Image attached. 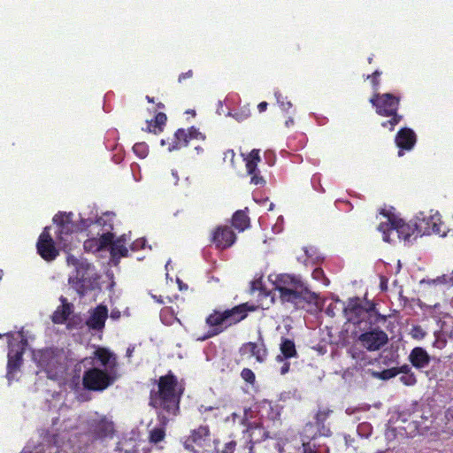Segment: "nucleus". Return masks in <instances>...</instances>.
<instances>
[{
  "label": "nucleus",
  "mask_w": 453,
  "mask_h": 453,
  "mask_svg": "<svg viewBox=\"0 0 453 453\" xmlns=\"http://www.w3.org/2000/svg\"><path fill=\"white\" fill-rule=\"evenodd\" d=\"M157 388L150 390L149 404L159 410L157 418L160 423L159 427H155L150 432L149 441L157 444L165 437V426L168 418L163 413L176 416L180 410V400L183 394V387L179 384L177 378L171 372L161 376L156 383Z\"/></svg>",
  "instance_id": "obj_1"
},
{
  "label": "nucleus",
  "mask_w": 453,
  "mask_h": 453,
  "mask_svg": "<svg viewBox=\"0 0 453 453\" xmlns=\"http://www.w3.org/2000/svg\"><path fill=\"white\" fill-rule=\"evenodd\" d=\"M400 96L391 93H374L369 102L375 108L378 115L389 117L390 119L383 121L381 127L393 131L396 125L403 119V116L398 113L400 105Z\"/></svg>",
  "instance_id": "obj_2"
},
{
  "label": "nucleus",
  "mask_w": 453,
  "mask_h": 453,
  "mask_svg": "<svg viewBox=\"0 0 453 453\" xmlns=\"http://www.w3.org/2000/svg\"><path fill=\"white\" fill-rule=\"evenodd\" d=\"M38 365L47 373L48 378L58 380L64 378L67 370L66 357L58 349H45L34 354Z\"/></svg>",
  "instance_id": "obj_3"
},
{
  "label": "nucleus",
  "mask_w": 453,
  "mask_h": 453,
  "mask_svg": "<svg viewBox=\"0 0 453 453\" xmlns=\"http://www.w3.org/2000/svg\"><path fill=\"white\" fill-rule=\"evenodd\" d=\"M112 229V224L108 223L103 217L91 222L88 226V235L96 234L98 238L91 236L87 239L83 243L84 250L88 252L96 253L106 249L114 239V234L111 233Z\"/></svg>",
  "instance_id": "obj_4"
},
{
  "label": "nucleus",
  "mask_w": 453,
  "mask_h": 453,
  "mask_svg": "<svg viewBox=\"0 0 453 453\" xmlns=\"http://www.w3.org/2000/svg\"><path fill=\"white\" fill-rule=\"evenodd\" d=\"M274 291H279L281 301L294 303L296 306H303V303H314L317 307L321 308L324 305L322 300L318 294L311 292L303 285H296L295 288H289L283 285H275Z\"/></svg>",
  "instance_id": "obj_5"
},
{
  "label": "nucleus",
  "mask_w": 453,
  "mask_h": 453,
  "mask_svg": "<svg viewBox=\"0 0 453 453\" xmlns=\"http://www.w3.org/2000/svg\"><path fill=\"white\" fill-rule=\"evenodd\" d=\"M343 311L349 322L357 324L359 326L366 319H370L373 314L376 316V321L386 320L385 316H381L375 311V305L373 303L366 301L365 303L363 304V302L359 297L349 298Z\"/></svg>",
  "instance_id": "obj_6"
},
{
  "label": "nucleus",
  "mask_w": 453,
  "mask_h": 453,
  "mask_svg": "<svg viewBox=\"0 0 453 453\" xmlns=\"http://www.w3.org/2000/svg\"><path fill=\"white\" fill-rule=\"evenodd\" d=\"M378 230L382 233L383 241L387 242H390V232L392 231H395L398 237L404 241L410 240L415 234L416 236L419 235L418 234L417 220L406 222L395 215L389 216L387 222H381L378 226Z\"/></svg>",
  "instance_id": "obj_7"
},
{
  "label": "nucleus",
  "mask_w": 453,
  "mask_h": 453,
  "mask_svg": "<svg viewBox=\"0 0 453 453\" xmlns=\"http://www.w3.org/2000/svg\"><path fill=\"white\" fill-rule=\"evenodd\" d=\"M115 378L110 371H104L99 366L92 365L88 368L82 376V383L86 389L102 391L114 381Z\"/></svg>",
  "instance_id": "obj_8"
},
{
  "label": "nucleus",
  "mask_w": 453,
  "mask_h": 453,
  "mask_svg": "<svg viewBox=\"0 0 453 453\" xmlns=\"http://www.w3.org/2000/svg\"><path fill=\"white\" fill-rule=\"evenodd\" d=\"M115 432V424L107 416L96 414L87 421V434L94 441L112 438Z\"/></svg>",
  "instance_id": "obj_9"
},
{
  "label": "nucleus",
  "mask_w": 453,
  "mask_h": 453,
  "mask_svg": "<svg viewBox=\"0 0 453 453\" xmlns=\"http://www.w3.org/2000/svg\"><path fill=\"white\" fill-rule=\"evenodd\" d=\"M416 220L419 235L434 234L444 236L446 234V226L438 212L430 216H425L423 213H420V216L417 217Z\"/></svg>",
  "instance_id": "obj_10"
},
{
  "label": "nucleus",
  "mask_w": 453,
  "mask_h": 453,
  "mask_svg": "<svg viewBox=\"0 0 453 453\" xmlns=\"http://www.w3.org/2000/svg\"><path fill=\"white\" fill-rule=\"evenodd\" d=\"M236 234L228 226H218L211 234V242L218 250H226L236 242Z\"/></svg>",
  "instance_id": "obj_11"
},
{
  "label": "nucleus",
  "mask_w": 453,
  "mask_h": 453,
  "mask_svg": "<svg viewBox=\"0 0 453 453\" xmlns=\"http://www.w3.org/2000/svg\"><path fill=\"white\" fill-rule=\"evenodd\" d=\"M36 248L38 254L46 261H52L59 255L47 227L40 234Z\"/></svg>",
  "instance_id": "obj_12"
},
{
  "label": "nucleus",
  "mask_w": 453,
  "mask_h": 453,
  "mask_svg": "<svg viewBox=\"0 0 453 453\" xmlns=\"http://www.w3.org/2000/svg\"><path fill=\"white\" fill-rule=\"evenodd\" d=\"M84 366L91 365L95 366H104V371H110L116 365V358L113 354L107 349L99 348L94 352V357H86L81 362Z\"/></svg>",
  "instance_id": "obj_13"
},
{
  "label": "nucleus",
  "mask_w": 453,
  "mask_h": 453,
  "mask_svg": "<svg viewBox=\"0 0 453 453\" xmlns=\"http://www.w3.org/2000/svg\"><path fill=\"white\" fill-rule=\"evenodd\" d=\"M359 341L370 351L378 350L388 341V335L381 330L365 332L359 336Z\"/></svg>",
  "instance_id": "obj_14"
},
{
  "label": "nucleus",
  "mask_w": 453,
  "mask_h": 453,
  "mask_svg": "<svg viewBox=\"0 0 453 453\" xmlns=\"http://www.w3.org/2000/svg\"><path fill=\"white\" fill-rule=\"evenodd\" d=\"M395 142L399 148L398 156H403V150H411L417 142V135L415 132L409 127L401 128L395 137Z\"/></svg>",
  "instance_id": "obj_15"
},
{
  "label": "nucleus",
  "mask_w": 453,
  "mask_h": 453,
  "mask_svg": "<svg viewBox=\"0 0 453 453\" xmlns=\"http://www.w3.org/2000/svg\"><path fill=\"white\" fill-rule=\"evenodd\" d=\"M71 215V213L59 212L53 218V221L57 225V239L60 242L65 241V236L73 233V225Z\"/></svg>",
  "instance_id": "obj_16"
},
{
  "label": "nucleus",
  "mask_w": 453,
  "mask_h": 453,
  "mask_svg": "<svg viewBox=\"0 0 453 453\" xmlns=\"http://www.w3.org/2000/svg\"><path fill=\"white\" fill-rule=\"evenodd\" d=\"M256 309V305L245 303L240 305H236L232 309L226 310V318H227L228 326L236 324L244 319L247 317L249 311H254Z\"/></svg>",
  "instance_id": "obj_17"
},
{
  "label": "nucleus",
  "mask_w": 453,
  "mask_h": 453,
  "mask_svg": "<svg viewBox=\"0 0 453 453\" xmlns=\"http://www.w3.org/2000/svg\"><path fill=\"white\" fill-rule=\"evenodd\" d=\"M108 317V309L106 306L99 305L90 311V316L86 321V325L92 330L101 331L104 327L105 320Z\"/></svg>",
  "instance_id": "obj_18"
},
{
  "label": "nucleus",
  "mask_w": 453,
  "mask_h": 453,
  "mask_svg": "<svg viewBox=\"0 0 453 453\" xmlns=\"http://www.w3.org/2000/svg\"><path fill=\"white\" fill-rule=\"evenodd\" d=\"M206 323L212 327V329L209 332L208 335L203 338V340L221 333L224 329V327H222L223 325H225V327L229 326L225 311L223 312L214 311V313L207 318Z\"/></svg>",
  "instance_id": "obj_19"
},
{
  "label": "nucleus",
  "mask_w": 453,
  "mask_h": 453,
  "mask_svg": "<svg viewBox=\"0 0 453 453\" xmlns=\"http://www.w3.org/2000/svg\"><path fill=\"white\" fill-rule=\"evenodd\" d=\"M409 360L414 367L422 369L429 365L430 356L423 348L416 347L411 351Z\"/></svg>",
  "instance_id": "obj_20"
},
{
  "label": "nucleus",
  "mask_w": 453,
  "mask_h": 453,
  "mask_svg": "<svg viewBox=\"0 0 453 453\" xmlns=\"http://www.w3.org/2000/svg\"><path fill=\"white\" fill-rule=\"evenodd\" d=\"M248 213V208H245L244 210L236 211L232 216V226H234L239 232H243L246 229L250 228V219Z\"/></svg>",
  "instance_id": "obj_21"
},
{
  "label": "nucleus",
  "mask_w": 453,
  "mask_h": 453,
  "mask_svg": "<svg viewBox=\"0 0 453 453\" xmlns=\"http://www.w3.org/2000/svg\"><path fill=\"white\" fill-rule=\"evenodd\" d=\"M187 130L184 128H179L174 133L173 137L171 139V142H168V150H177L183 147L188 146L189 142V138L187 134Z\"/></svg>",
  "instance_id": "obj_22"
},
{
  "label": "nucleus",
  "mask_w": 453,
  "mask_h": 453,
  "mask_svg": "<svg viewBox=\"0 0 453 453\" xmlns=\"http://www.w3.org/2000/svg\"><path fill=\"white\" fill-rule=\"evenodd\" d=\"M332 412L333 411L328 407L319 406L318 412L315 415V424L320 434L328 435L330 434V429L326 426L325 421Z\"/></svg>",
  "instance_id": "obj_23"
},
{
  "label": "nucleus",
  "mask_w": 453,
  "mask_h": 453,
  "mask_svg": "<svg viewBox=\"0 0 453 453\" xmlns=\"http://www.w3.org/2000/svg\"><path fill=\"white\" fill-rule=\"evenodd\" d=\"M62 306L58 307L52 314L51 319L55 324L64 323L72 312L73 305L67 303L66 298L64 296L60 297Z\"/></svg>",
  "instance_id": "obj_24"
},
{
  "label": "nucleus",
  "mask_w": 453,
  "mask_h": 453,
  "mask_svg": "<svg viewBox=\"0 0 453 453\" xmlns=\"http://www.w3.org/2000/svg\"><path fill=\"white\" fill-rule=\"evenodd\" d=\"M94 271V266L88 263L81 262L76 267V283H92L91 273Z\"/></svg>",
  "instance_id": "obj_25"
},
{
  "label": "nucleus",
  "mask_w": 453,
  "mask_h": 453,
  "mask_svg": "<svg viewBox=\"0 0 453 453\" xmlns=\"http://www.w3.org/2000/svg\"><path fill=\"white\" fill-rule=\"evenodd\" d=\"M248 433L252 444L260 442L268 437V432L260 424H251L248 428Z\"/></svg>",
  "instance_id": "obj_26"
},
{
  "label": "nucleus",
  "mask_w": 453,
  "mask_h": 453,
  "mask_svg": "<svg viewBox=\"0 0 453 453\" xmlns=\"http://www.w3.org/2000/svg\"><path fill=\"white\" fill-rule=\"evenodd\" d=\"M241 351L250 352L251 356L256 357L258 362H263L266 356V349L264 347L258 348L257 343L254 342H248L244 344L242 347Z\"/></svg>",
  "instance_id": "obj_27"
},
{
  "label": "nucleus",
  "mask_w": 453,
  "mask_h": 453,
  "mask_svg": "<svg viewBox=\"0 0 453 453\" xmlns=\"http://www.w3.org/2000/svg\"><path fill=\"white\" fill-rule=\"evenodd\" d=\"M27 342L25 339H21L19 343L18 344V348L15 349L12 340H9V353L8 359H14L18 362L22 363V355L24 350V346L27 345Z\"/></svg>",
  "instance_id": "obj_28"
},
{
  "label": "nucleus",
  "mask_w": 453,
  "mask_h": 453,
  "mask_svg": "<svg viewBox=\"0 0 453 453\" xmlns=\"http://www.w3.org/2000/svg\"><path fill=\"white\" fill-rule=\"evenodd\" d=\"M109 246H111V255L112 258L125 257L128 255V250L120 239L116 242L112 241Z\"/></svg>",
  "instance_id": "obj_29"
},
{
  "label": "nucleus",
  "mask_w": 453,
  "mask_h": 453,
  "mask_svg": "<svg viewBox=\"0 0 453 453\" xmlns=\"http://www.w3.org/2000/svg\"><path fill=\"white\" fill-rule=\"evenodd\" d=\"M268 280L271 283H302L300 276H295L288 273L278 274L274 276L269 275Z\"/></svg>",
  "instance_id": "obj_30"
},
{
  "label": "nucleus",
  "mask_w": 453,
  "mask_h": 453,
  "mask_svg": "<svg viewBox=\"0 0 453 453\" xmlns=\"http://www.w3.org/2000/svg\"><path fill=\"white\" fill-rule=\"evenodd\" d=\"M280 351L284 358H290L296 356V349L293 341L289 339H282L280 343Z\"/></svg>",
  "instance_id": "obj_31"
},
{
  "label": "nucleus",
  "mask_w": 453,
  "mask_h": 453,
  "mask_svg": "<svg viewBox=\"0 0 453 453\" xmlns=\"http://www.w3.org/2000/svg\"><path fill=\"white\" fill-rule=\"evenodd\" d=\"M209 435V428L207 426H200L192 432L190 435L192 442L198 445L202 444V441Z\"/></svg>",
  "instance_id": "obj_32"
},
{
  "label": "nucleus",
  "mask_w": 453,
  "mask_h": 453,
  "mask_svg": "<svg viewBox=\"0 0 453 453\" xmlns=\"http://www.w3.org/2000/svg\"><path fill=\"white\" fill-rule=\"evenodd\" d=\"M306 437L309 439V441H303V453H320L317 444L314 442V436L310 438V436L307 435Z\"/></svg>",
  "instance_id": "obj_33"
},
{
  "label": "nucleus",
  "mask_w": 453,
  "mask_h": 453,
  "mask_svg": "<svg viewBox=\"0 0 453 453\" xmlns=\"http://www.w3.org/2000/svg\"><path fill=\"white\" fill-rule=\"evenodd\" d=\"M134 153L140 158H145L149 154V146L145 142H136L133 146Z\"/></svg>",
  "instance_id": "obj_34"
},
{
  "label": "nucleus",
  "mask_w": 453,
  "mask_h": 453,
  "mask_svg": "<svg viewBox=\"0 0 453 453\" xmlns=\"http://www.w3.org/2000/svg\"><path fill=\"white\" fill-rule=\"evenodd\" d=\"M372 375L374 378L380 379L383 380H388L396 376V371H395L394 367H393L390 369H386L382 372H372Z\"/></svg>",
  "instance_id": "obj_35"
},
{
  "label": "nucleus",
  "mask_w": 453,
  "mask_h": 453,
  "mask_svg": "<svg viewBox=\"0 0 453 453\" xmlns=\"http://www.w3.org/2000/svg\"><path fill=\"white\" fill-rule=\"evenodd\" d=\"M21 365L20 362H18L14 359H8V372H7V378L9 380H12L13 379V373L19 369Z\"/></svg>",
  "instance_id": "obj_36"
},
{
  "label": "nucleus",
  "mask_w": 453,
  "mask_h": 453,
  "mask_svg": "<svg viewBox=\"0 0 453 453\" xmlns=\"http://www.w3.org/2000/svg\"><path fill=\"white\" fill-rule=\"evenodd\" d=\"M303 250L304 251L305 257L304 258L298 257L299 261H303V263H306L308 260L313 261L314 259H316L318 257L315 248L304 247Z\"/></svg>",
  "instance_id": "obj_37"
},
{
  "label": "nucleus",
  "mask_w": 453,
  "mask_h": 453,
  "mask_svg": "<svg viewBox=\"0 0 453 453\" xmlns=\"http://www.w3.org/2000/svg\"><path fill=\"white\" fill-rule=\"evenodd\" d=\"M381 75V72L376 70L372 74L367 75L366 79L371 81L372 87L375 93L379 90L380 87V76Z\"/></svg>",
  "instance_id": "obj_38"
},
{
  "label": "nucleus",
  "mask_w": 453,
  "mask_h": 453,
  "mask_svg": "<svg viewBox=\"0 0 453 453\" xmlns=\"http://www.w3.org/2000/svg\"><path fill=\"white\" fill-rule=\"evenodd\" d=\"M275 96L278 104L283 111H288V110L292 108L291 102L288 101L287 97H284L280 93H275Z\"/></svg>",
  "instance_id": "obj_39"
},
{
  "label": "nucleus",
  "mask_w": 453,
  "mask_h": 453,
  "mask_svg": "<svg viewBox=\"0 0 453 453\" xmlns=\"http://www.w3.org/2000/svg\"><path fill=\"white\" fill-rule=\"evenodd\" d=\"M187 130V134L189 138V140H193V139H196V140H205V135L203 134H202L201 132H199V130L197 128H196L195 127H191Z\"/></svg>",
  "instance_id": "obj_40"
},
{
  "label": "nucleus",
  "mask_w": 453,
  "mask_h": 453,
  "mask_svg": "<svg viewBox=\"0 0 453 453\" xmlns=\"http://www.w3.org/2000/svg\"><path fill=\"white\" fill-rule=\"evenodd\" d=\"M251 176L250 183L256 186H264L265 180L260 175V172L257 170L254 173H248Z\"/></svg>",
  "instance_id": "obj_41"
},
{
  "label": "nucleus",
  "mask_w": 453,
  "mask_h": 453,
  "mask_svg": "<svg viewBox=\"0 0 453 453\" xmlns=\"http://www.w3.org/2000/svg\"><path fill=\"white\" fill-rule=\"evenodd\" d=\"M400 380L407 386H412L417 382V379L413 372L403 374L400 378Z\"/></svg>",
  "instance_id": "obj_42"
},
{
  "label": "nucleus",
  "mask_w": 453,
  "mask_h": 453,
  "mask_svg": "<svg viewBox=\"0 0 453 453\" xmlns=\"http://www.w3.org/2000/svg\"><path fill=\"white\" fill-rule=\"evenodd\" d=\"M312 278L315 280H323L324 283H329V280L326 278L324 271L319 267L312 271Z\"/></svg>",
  "instance_id": "obj_43"
},
{
  "label": "nucleus",
  "mask_w": 453,
  "mask_h": 453,
  "mask_svg": "<svg viewBox=\"0 0 453 453\" xmlns=\"http://www.w3.org/2000/svg\"><path fill=\"white\" fill-rule=\"evenodd\" d=\"M241 376L245 381L250 384L255 381V374L250 369L244 368L241 372Z\"/></svg>",
  "instance_id": "obj_44"
},
{
  "label": "nucleus",
  "mask_w": 453,
  "mask_h": 453,
  "mask_svg": "<svg viewBox=\"0 0 453 453\" xmlns=\"http://www.w3.org/2000/svg\"><path fill=\"white\" fill-rule=\"evenodd\" d=\"M255 290H258L259 291V296H269L272 294V291L271 290H267L265 288V285H255V284H252L251 287H250V292H254Z\"/></svg>",
  "instance_id": "obj_45"
},
{
  "label": "nucleus",
  "mask_w": 453,
  "mask_h": 453,
  "mask_svg": "<svg viewBox=\"0 0 453 453\" xmlns=\"http://www.w3.org/2000/svg\"><path fill=\"white\" fill-rule=\"evenodd\" d=\"M166 120L167 117L164 112L157 113L154 118V122L156 123V125L160 126L162 128L165 125Z\"/></svg>",
  "instance_id": "obj_46"
},
{
  "label": "nucleus",
  "mask_w": 453,
  "mask_h": 453,
  "mask_svg": "<svg viewBox=\"0 0 453 453\" xmlns=\"http://www.w3.org/2000/svg\"><path fill=\"white\" fill-rule=\"evenodd\" d=\"M147 131L157 134L162 132L163 128L160 126L156 125L154 122V119H151L150 121H147Z\"/></svg>",
  "instance_id": "obj_47"
},
{
  "label": "nucleus",
  "mask_w": 453,
  "mask_h": 453,
  "mask_svg": "<svg viewBox=\"0 0 453 453\" xmlns=\"http://www.w3.org/2000/svg\"><path fill=\"white\" fill-rule=\"evenodd\" d=\"M434 335H435V341L434 342V346L438 348V349H442L446 346L447 344V341L442 338L440 334V333L436 332L434 333Z\"/></svg>",
  "instance_id": "obj_48"
},
{
  "label": "nucleus",
  "mask_w": 453,
  "mask_h": 453,
  "mask_svg": "<svg viewBox=\"0 0 453 453\" xmlns=\"http://www.w3.org/2000/svg\"><path fill=\"white\" fill-rule=\"evenodd\" d=\"M246 160V171L248 173H254L257 170V165L248 157Z\"/></svg>",
  "instance_id": "obj_49"
},
{
  "label": "nucleus",
  "mask_w": 453,
  "mask_h": 453,
  "mask_svg": "<svg viewBox=\"0 0 453 453\" xmlns=\"http://www.w3.org/2000/svg\"><path fill=\"white\" fill-rule=\"evenodd\" d=\"M432 283H453V271L449 277L444 274L441 277H437L435 280H433Z\"/></svg>",
  "instance_id": "obj_50"
},
{
  "label": "nucleus",
  "mask_w": 453,
  "mask_h": 453,
  "mask_svg": "<svg viewBox=\"0 0 453 453\" xmlns=\"http://www.w3.org/2000/svg\"><path fill=\"white\" fill-rule=\"evenodd\" d=\"M248 157L258 165V163L261 161L260 150L257 149H253L248 155Z\"/></svg>",
  "instance_id": "obj_51"
},
{
  "label": "nucleus",
  "mask_w": 453,
  "mask_h": 453,
  "mask_svg": "<svg viewBox=\"0 0 453 453\" xmlns=\"http://www.w3.org/2000/svg\"><path fill=\"white\" fill-rule=\"evenodd\" d=\"M250 115V111H248L247 112L244 111H237L235 112L233 116L234 118L238 120V121H243L244 119H246L247 118H249Z\"/></svg>",
  "instance_id": "obj_52"
},
{
  "label": "nucleus",
  "mask_w": 453,
  "mask_h": 453,
  "mask_svg": "<svg viewBox=\"0 0 453 453\" xmlns=\"http://www.w3.org/2000/svg\"><path fill=\"white\" fill-rule=\"evenodd\" d=\"M394 370L396 371V375L399 373L407 374L411 372V368L408 365H403L400 367H394Z\"/></svg>",
  "instance_id": "obj_53"
},
{
  "label": "nucleus",
  "mask_w": 453,
  "mask_h": 453,
  "mask_svg": "<svg viewBox=\"0 0 453 453\" xmlns=\"http://www.w3.org/2000/svg\"><path fill=\"white\" fill-rule=\"evenodd\" d=\"M235 446H236V442L234 441H231L226 443L225 448L221 453H234Z\"/></svg>",
  "instance_id": "obj_54"
},
{
  "label": "nucleus",
  "mask_w": 453,
  "mask_h": 453,
  "mask_svg": "<svg viewBox=\"0 0 453 453\" xmlns=\"http://www.w3.org/2000/svg\"><path fill=\"white\" fill-rule=\"evenodd\" d=\"M193 76V72L192 70H188V72L186 73H182L179 75V78H178V81L180 83L183 82V81H185L186 79H190L192 78Z\"/></svg>",
  "instance_id": "obj_55"
},
{
  "label": "nucleus",
  "mask_w": 453,
  "mask_h": 453,
  "mask_svg": "<svg viewBox=\"0 0 453 453\" xmlns=\"http://www.w3.org/2000/svg\"><path fill=\"white\" fill-rule=\"evenodd\" d=\"M267 106H268V104L266 102H261L258 104L257 109H258L259 112H263V111H266Z\"/></svg>",
  "instance_id": "obj_56"
},
{
  "label": "nucleus",
  "mask_w": 453,
  "mask_h": 453,
  "mask_svg": "<svg viewBox=\"0 0 453 453\" xmlns=\"http://www.w3.org/2000/svg\"><path fill=\"white\" fill-rule=\"evenodd\" d=\"M234 156H235V154L233 150H228L225 152V158L229 157L231 161L234 160Z\"/></svg>",
  "instance_id": "obj_57"
},
{
  "label": "nucleus",
  "mask_w": 453,
  "mask_h": 453,
  "mask_svg": "<svg viewBox=\"0 0 453 453\" xmlns=\"http://www.w3.org/2000/svg\"><path fill=\"white\" fill-rule=\"evenodd\" d=\"M193 443H194V442H192V439H191V437L189 436V437L185 441V442H184V446H185V448H186V449H190V448L192 447V444H193Z\"/></svg>",
  "instance_id": "obj_58"
},
{
  "label": "nucleus",
  "mask_w": 453,
  "mask_h": 453,
  "mask_svg": "<svg viewBox=\"0 0 453 453\" xmlns=\"http://www.w3.org/2000/svg\"><path fill=\"white\" fill-rule=\"evenodd\" d=\"M288 370H289V364L285 363L284 365L281 367L280 372H281V374H285L288 372Z\"/></svg>",
  "instance_id": "obj_59"
},
{
  "label": "nucleus",
  "mask_w": 453,
  "mask_h": 453,
  "mask_svg": "<svg viewBox=\"0 0 453 453\" xmlns=\"http://www.w3.org/2000/svg\"><path fill=\"white\" fill-rule=\"evenodd\" d=\"M263 276H260L258 279H255L251 280L250 283L255 284V283H262Z\"/></svg>",
  "instance_id": "obj_60"
},
{
  "label": "nucleus",
  "mask_w": 453,
  "mask_h": 453,
  "mask_svg": "<svg viewBox=\"0 0 453 453\" xmlns=\"http://www.w3.org/2000/svg\"><path fill=\"white\" fill-rule=\"evenodd\" d=\"M134 347H129V348L127 349V357H131V355H132V353H133V351H134Z\"/></svg>",
  "instance_id": "obj_61"
},
{
  "label": "nucleus",
  "mask_w": 453,
  "mask_h": 453,
  "mask_svg": "<svg viewBox=\"0 0 453 453\" xmlns=\"http://www.w3.org/2000/svg\"><path fill=\"white\" fill-rule=\"evenodd\" d=\"M414 331H416V332H420L421 336H424V335H425V334L422 332V329L420 328V326H416V327L414 328Z\"/></svg>",
  "instance_id": "obj_62"
},
{
  "label": "nucleus",
  "mask_w": 453,
  "mask_h": 453,
  "mask_svg": "<svg viewBox=\"0 0 453 453\" xmlns=\"http://www.w3.org/2000/svg\"><path fill=\"white\" fill-rule=\"evenodd\" d=\"M312 428V425L311 424H307L306 427L304 428V433H307L309 429H311Z\"/></svg>",
  "instance_id": "obj_63"
},
{
  "label": "nucleus",
  "mask_w": 453,
  "mask_h": 453,
  "mask_svg": "<svg viewBox=\"0 0 453 453\" xmlns=\"http://www.w3.org/2000/svg\"><path fill=\"white\" fill-rule=\"evenodd\" d=\"M447 415H449L453 418V409H449Z\"/></svg>",
  "instance_id": "obj_64"
}]
</instances>
